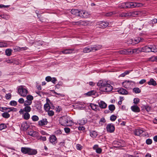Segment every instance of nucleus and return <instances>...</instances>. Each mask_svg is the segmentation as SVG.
<instances>
[{
  "mask_svg": "<svg viewBox=\"0 0 157 157\" xmlns=\"http://www.w3.org/2000/svg\"><path fill=\"white\" fill-rule=\"evenodd\" d=\"M97 85L100 87L99 90L101 91L109 92L113 89V87L110 84L102 80L98 81Z\"/></svg>",
  "mask_w": 157,
  "mask_h": 157,
  "instance_id": "nucleus-1",
  "label": "nucleus"
},
{
  "mask_svg": "<svg viewBox=\"0 0 157 157\" xmlns=\"http://www.w3.org/2000/svg\"><path fill=\"white\" fill-rule=\"evenodd\" d=\"M72 122V121L69 117L63 116L60 119L59 123L63 126H70Z\"/></svg>",
  "mask_w": 157,
  "mask_h": 157,
  "instance_id": "nucleus-2",
  "label": "nucleus"
},
{
  "mask_svg": "<svg viewBox=\"0 0 157 157\" xmlns=\"http://www.w3.org/2000/svg\"><path fill=\"white\" fill-rule=\"evenodd\" d=\"M18 92L19 94L23 97H26L28 92L27 90L23 86H21L18 87Z\"/></svg>",
  "mask_w": 157,
  "mask_h": 157,
  "instance_id": "nucleus-3",
  "label": "nucleus"
},
{
  "mask_svg": "<svg viewBox=\"0 0 157 157\" xmlns=\"http://www.w3.org/2000/svg\"><path fill=\"white\" fill-rule=\"evenodd\" d=\"M146 52H157V46L152 44L145 46Z\"/></svg>",
  "mask_w": 157,
  "mask_h": 157,
  "instance_id": "nucleus-4",
  "label": "nucleus"
},
{
  "mask_svg": "<svg viewBox=\"0 0 157 157\" xmlns=\"http://www.w3.org/2000/svg\"><path fill=\"white\" fill-rule=\"evenodd\" d=\"M135 84V82L132 81L125 80L122 82V85L124 88L128 89L132 88V86Z\"/></svg>",
  "mask_w": 157,
  "mask_h": 157,
  "instance_id": "nucleus-5",
  "label": "nucleus"
},
{
  "mask_svg": "<svg viewBox=\"0 0 157 157\" xmlns=\"http://www.w3.org/2000/svg\"><path fill=\"white\" fill-rule=\"evenodd\" d=\"M135 134L137 136H145L147 134V132L141 129H137L136 130Z\"/></svg>",
  "mask_w": 157,
  "mask_h": 157,
  "instance_id": "nucleus-6",
  "label": "nucleus"
},
{
  "mask_svg": "<svg viewBox=\"0 0 157 157\" xmlns=\"http://www.w3.org/2000/svg\"><path fill=\"white\" fill-rule=\"evenodd\" d=\"M145 46L131 50V54H139L142 52H146Z\"/></svg>",
  "mask_w": 157,
  "mask_h": 157,
  "instance_id": "nucleus-7",
  "label": "nucleus"
},
{
  "mask_svg": "<svg viewBox=\"0 0 157 157\" xmlns=\"http://www.w3.org/2000/svg\"><path fill=\"white\" fill-rule=\"evenodd\" d=\"M79 17L82 18H87L89 16L90 14L85 10H80Z\"/></svg>",
  "mask_w": 157,
  "mask_h": 157,
  "instance_id": "nucleus-8",
  "label": "nucleus"
},
{
  "mask_svg": "<svg viewBox=\"0 0 157 157\" xmlns=\"http://www.w3.org/2000/svg\"><path fill=\"white\" fill-rule=\"evenodd\" d=\"M49 142L53 145H55L57 143V139L55 135H52L50 136L49 138Z\"/></svg>",
  "mask_w": 157,
  "mask_h": 157,
  "instance_id": "nucleus-9",
  "label": "nucleus"
},
{
  "mask_svg": "<svg viewBox=\"0 0 157 157\" xmlns=\"http://www.w3.org/2000/svg\"><path fill=\"white\" fill-rule=\"evenodd\" d=\"M107 131L109 132H113L115 130V127L112 124H108L106 127Z\"/></svg>",
  "mask_w": 157,
  "mask_h": 157,
  "instance_id": "nucleus-10",
  "label": "nucleus"
},
{
  "mask_svg": "<svg viewBox=\"0 0 157 157\" xmlns=\"http://www.w3.org/2000/svg\"><path fill=\"white\" fill-rule=\"evenodd\" d=\"M118 53L121 54L123 55H128L131 54V49H124L121 50H120L118 52Z\"/></svg>",
  "mask_w": 157,
  "mask_h": 157,
  "instance_id": "nucleus-11",
  "label": "nucleus"
},
{
  "mask_svg": "<svg viewBox=\"0 0 157 157\" xmlns=\"http://www.w3.org/2000/svg\"><path fill=\"white\" fill-rule=\"evenodd\" d=\"M102 46L101 45H94L90 46L91 52H94L101 49Z\"/></svg>",
  "mask_w": 157,
  "mask_h": 157,
  "instance_id": "nucleus-12",
  "label": "nucleus"
},
{
  "mask_svg": "<svg viewBox=\"0 0 157 157\" xmlns=\"http://www.w3.org/2000/svg\"><path fill=\"white\" fill-rule=\"evenodd\" d=\"M99 23V27L102 29L106 28L109 25V23L107 21H101Z\"/></svg>",
  "mask_w": 157,
  "mask_h": 157,
  "instance_id": "nucleus-13",
  "label": "nucleus"
},
{
  "mask_svg": "<svg viewBox=\"0 0 157 157\" xmlns=\"http://www.w3.org/2000/svg\"><path fill=\"white\" fill-rule=\"evenodd\" d=\"M28 134L33 137L36 138L39 136V134L36 131H31L28 132Z\"/></svg>",
  "mask_w": 157,
  "mask_h": 157,
  "instance_id": "nucleus-14",
  "label": "nucleus"
},
{
  "mask_svg": "<svg viewBox=\"0 0 157 157\" xmlns=\"http://www.w3.org/2000/svg\"><path fill=\"white\" fill-rule=\"evenodd\" d=\"M144 40L143 38H142L140 37H136L134 40H132V43L133 44H138L139 42H142Z\"/></svg>",
  "mask_w": 157,
  "mask_h": 157,
  "instance_id": "nucleus-15",
  "label": "nucleus"
},
{
  "mask_svg": "<svg viewBox=\"0 0 157 157\" xmlns=\"http://www.w3.org/2000/svg\"><path fill=\"white\" fill-rule=\"evenodd\" d=\"M48 123L47 120L46 118H43L39 121L38 122V124L40 126H43L47 125Z\"/></svg>",
  "mask_w": 157,
  "mask_h": 157,
  "instance_id": "nucleus-16",
  "label": "nucleus"
},
{
  "mask_svg": "<svg viewBox=\"0 0 157 157\" xmlns=\"http://www.w3.org/2000/svg\"><path fill=\"white\" fill-rule=\"evenodd\" d=\"M132 8L141 7L143 6V4L141 3L135 2H132Z\"/></svg>",
  "mask_w": 157,
  "mask_h": 157,
  "instance_id": "nucleus-17",
  "label": "nucleus"
},
{
  "mask_svg": "<svg viewBox=\"0 0 157 157\" xmlns=\"http://www.w3.org/2000/svg\"><path fill=\"white\" fill-rule=\"evenodd\" d=\"M37 151L34 149H32L29 147L28 150V155H34L37 154Z\"/></svg>",
  "mask_w": 157,
  "mask_h": 157,
  "instance_id": "nucleus-18",
  "label": "nucleus"
},
{
  "mask_svg": "<svg viewBox=\"0 0 157 157\" xmlns=\"http://www.w3.org/2000/svg\"><path fill=\"white\" fill-rule=\"evenodd\" d=\"M80 10L78 9H72L71 10V13L79 17V12Z\"/></svg>",
  "mask_w": 157,
  "mask_h": 157,
  "instance_id": "nucleus-19",
  "label": "nucleus"
},
{
  "mask_svg": "<svg viewBox=\"0 0 157 157\" xmlns=\"http://www.w3.org/2000/svg\"><path fill=\"white\" fill-rule=\"evenodd\" d=\"M130 17H136L139 15V12L135 10L132 12H130Z\"/></svg>",
  "mask_w": 157,
  "mask_h": 157,
  "instance_id": "nucleus-20",
  "label": "nucleus"
},
{
  "mask_svg": "<svg viewBox=\"0 0 157 157\" xmlns=\"http://www.w3.org/2000/svg\"><path fill=\"white\" fill-rule=\"evenodd\" d=\"M98 105L100 108L102 109L105 108L107 106V104L104 101H101L98 103Z\"/></svg>",
  "mask_w": 157,
  "mask_h": 157,
  "instance_id": "nucleus-21",
  "label": "nucleus"
},
{
  "mask_svg": "<svg viewBox=\"0 0 157 157\" xmlns=\"http://www.w3.org/2000/svg\"><path fill=\"white\" fill-rule=\"evenodd\" d=\"M131 109L133 111L136 113H138L140 111L139 107L136 105L132 106Z\"/></svg>",
  "mask_w": 157,
  "mask_h": 157,
  "instance_id": "nucleus-22",
  "label": "nucleus"
},
{
  "mask_svg": "<svg viewBox=\"0 0 157 157\" xmlns=\"http://www.w3.org/2000/svg\"><path fill=\"white\" fill-rule=\"evenodd\" d=\"M21 127L23 128L24 131L26 130L29 127V126L27 123V122H23L21 125Z\"/></svg>",
  "mask_w": 157,
  "mask_h": 157,
  "instance_id": "nucleus-23",
  "label": "nucleus"
},
{
  "mask_svg": "<svg viewBox=\"0 0 157 157\" xmlns=\"http://www.w3.org/2000/svg\"><path fill=\"white\" fill-rule=\"evenodd\" d=\"M118 92L119 94H128L127 91L125 89L123 88H121L118 90Z\"/></svg>",
  "mask_w": 157,
  "mask_h": 157,
  "instance_id": "nucleus-24",
  "label": "nucleus"
},
{
  "mask_svg": "<svg viewBox=\"0 0 157 157\" xmlns=\"http://www.w3.org/2000/svg\"><path fill=\"white\" fill-rule=\"evenodd\" d=\"M147 84L149 85L155 86L157 85L156 82L153 79L151 78L149 81L147 82Z\"/></svg>",
  "mask_w": 157,
  "mask_h": 157,
  "instance_id": "nucleus-25",
  "label": "nucleus"
},
{
  "mask_svg": "<svg viewBox=\"0 0 157 157\" xmlns=\"http://www.w3.org/2000/svg\"><path fill=\"white\" fill-rule=\"evenodd\" d=\"M29 147H22L21 149V152L24 154H28Z\"/></svg>",
  "mask_w": 157,
  "mask_h": 157,
  "instance_id": "nucleus-26",
  "label": "nucleus"
},
{
  "mask_svg": "<svg viewBox=\"0 0 157 157\" xmlns=\"http://www.w3.org/2000/svg\"><path fill=\"white\" fill-rule=\"evenodd\" d=\"M72 49H65L61 51V52L64 54H68L71 53L73 51Z\"/></svg>",
  "mask_w": 157,
  "mask_h": 157,
  "instance_id": "nucleus-27",
  "label": "nucleus"
},
{
  "mask_svg": "<svg viewBox=\"0 0 157 157\" xmlns=\"http://www.w3.org/2000/svg\"><path fill=\"white\" fill-rule=\"evenodd\" d=\"M12 50L10 48H8L5 51L6 55L7 56H10L12 54Z\"/></svg>",
  "mask_w": 157,
  "mask_h": 157,
  "instance_id": "nucleus-28",
  "label": "nucleus"
},
{
  "mask_svg": "<svg viewBox=\"0 0 157 157\" xmlns=\"http://www.w3.org/2000/svg\"><path fill=\"white\" fill-rule=\"evenodd\" d=\"M130 12H128L127 13L123 12L120 14V16L121 17H130Z\"/></svg>",
  "mask_w": 157,
  "mask_h": 157,
  "instance_id": "nucleus-29",
  "label": "nucleus"
},
{
  "mask_svg": "<svg viewBox=\"0 0 157 157\" xmlns=\"http://www.w3.org/2000/svg\"><path fill=\"white\" fill-rule=\"evenodd\" d=\"M23 117L24 119L28 120L30 118V114L28 113H25L23 114Z\"/></svg>",
  "mask_w": 157,
  "mask_h": 157,
  "instance_id": "nucleus-30",
  "label": "nucleus"
},
{
  "mask_svg": "<svg viewBox=\"0 0 157 157\" xmlns=\"http://www.w3.org/2000/svg\"><path fill=\"white\" fill-rule=\"evenodd\" d=\"M97 133L94 131H92L90 132V136L93 138H95L97 136Z\"/></svg>",
  "mask_w": 157,
  "mask_h": 157,
  "instance_id": "nucleus-31",
  "label": "nucleus"
},
{
  "mask_svg": "<svg viewBox=\"0 0 157 157\" xmlns=\"http://www.w3.org/2000/svg\"><path fill=\"white\" fill-rule=\"evenodd\" d=\"M84 23V22L82 20H80L78 21H74L73 22V24L74 25H83Z\"/></svg>",
  "mask_w": 157,
  "mask_h": 157,
  "instance_id": "nucleus-32",
  "label": "nucleus"
},
{
  "mask_svg": "<svg viewBox=\"0 0 157 157\" xmlns=\"http://www.w3.org/2000/svg\"><path fill=\"white\" fill-rule=\"evenodd\" d=\"M2 116L5 118H8L10 117V114L7 112H4L2 114Z\"/></svg>",
  "mask_w": 157,
  "mask_h": 157,
  "instance_id": "nucleus-33",
  "label": "nucleus"
},
{
  "mask_svg": "<svg viewBox=\"0 0 157 157\" xmlns=\"http://www.w3.org/2000/svg\"><path fill=\"white\" fill-rule=\"evenodd\" d=\"M25 107L23 109L25 112L26 113H29L31 111V108L29 106H25Z\"/></svg>",
  "mask_w": 157,
  "mask_h": 157,
  "instance_id": "nucleus-34",
  "label": "nucleus"
},
{
  "mask_svg": "<svg viewBox=\"0 0 157 157\" xmlns=\"http://www.w3.org/2000/svg\"><path fill=\"white\" fill-rule=\"evenodd\" d=\"M109 110L112 112L115 110V107L114 105L111 104L109 105L108 106Z\"/></svg>",
  "mask_w": 157,
  "mask_h": 157,
  "instance_id": "nucleus-35",
  "label": "nucleus"
},
{
  "mask_svg": "<svg viewBox=\"0 0 157 157\" xmlns=\"http://www.w3.org/2000/svg\"><path fill=\"white\" fill-rule=\"evenodd\" d=\"M91 52V50L90 46H88L85 48L83 49V52L85 53H89Z\"/></svg>",
  "mask_w": 157,
  "mask_h": 157,
  "instance_id": "nucleus-36",
  "label": "nucleus"
},
{
  "mask_svg": "<svg viewBox=\"0 0 157 157\" xmlns=\"http://www.w3.org/2000/svg\"><path fill=\"white\" fill-rule=\"evenodd\" d=\"M15 60L14 59H8L6 60V62L8 63H15ZM17 64V63H16Z\"/></svg>",
  "mask_w": 157,
  "mask_h": 157,
  "instance_id": "nucleus-37",
  "label": "nucleus"
},
{
  "mask_svg": "<svg viewBox=\"0 0 157 157\" xmlns=\"http://www.w3.org/2000/svg\"><path fill=\"white\" fill-rule=\"evenodd\" d=\"M133 91L136 94L139 93L141 92L140 90L138 87H135L133 88Z\"/></svg>",
  "mask_w": 157,
  "mask_h": 157,
  "instance_id": "nucleus-38",
  "label": "nucleus"
},
{
  "mask_svg": "<svg viewBox=\"0 0 157 157\" xmlns=\"http://www.w3.org/2000/svg\"><path fill=\"white\" fill-rule=\"evenodd\" d=\"M44 107L45 110L46 111H48L49 110L50 107L49 104L48 103L45 104L44 105Z\"/></svg>",
  "mask_w": 157,
  "mask_h": 157,
  "instance_id": "nucleus-39",
  "label": "nucleus"
},
{
  "mask_svg": "<svg viewBox=\"0 0 157 157\" xmlns=\"http://www.w3.org/2000/svg\"><path fill=\"white\" fill-rule=\"evenodd\" d=\"M7 128V126L6 124L2 123L0 124V130L5 129Z\"/></svg>",
  "mask_w": 157,
  "mask_h": 157,
  "instance_id": "nucleus-40",
  "label": "nucleus"
},
{
  "mask_svg": "<svg viewBox=\"0 0 157 157\" xmlns=\"http://www.w3.org/2000/svg\"><path fill=\"white\" fill-rule=\"evenodd\" d=\"M26 99L28 101H32L33 99V97L31 95H29L26 96Z\"/></svg>",
  "mask_w": 157,
  "mask_h": 157,
  "instance_id": "nucleus-41",
  "label": "nucleus"
},
{
  "mask_svg": "<svg viewBox=\"0 0 157 157\" xmlns=\"http://www.w3.org/2000/svg\"><path fill=\"white\" fill-rule=\"evenodd\" d=\"M32 120L34 121H36L39 120L38 117L36 115H33L32 117Z\"/></svg>",
  "mask_w": 157,
  "mask_h": 157,
  "instance_id": "nucleus-42",
  "label": "nucleus"
},
{
  "mask_svg": "<svg viewBox=\"0 0 157 157\" xmlns=\"http://www.w3.org/2000/svg\"><path fill=\"white\" fill-rule=\"evenodd\" d=\"M116 13L115 11L110 12L106 13L105 16L107 17H109L111 16L113 14H116Z\"/></svg>",
  "mask_w": 157,
  "mask_h": 157,
  "instance_id": "nucleus-43",
  "label": "nucleus"
},
{
  "mask_svg": "<svg viewBox=\"0 0 157 157\" xmlns=\"http://www.w3.org/2000/svg\"><path fill=\"white\" fill-rule=\"evenodd\" d=\"M24 102V105L25 106H29L31 105L32 103V101H28L27 100H25Z\"/></svg>",
  "mask_w": 157,
  "mask_h": 157,
  "instance_id": "nucleus-44",
  "label": "nucleus"
},
{
  "mask_svg": "<svg viewBox=\"0 0 157 157\" xmlns=\"http://www.w3.org/2000/svg\"><path fill=\"white\" fill-rule=\"evenodd\" d=\"M117 116L113 114L112 115L110 118V120L112 121H114L117 118Z\"/></svg>",
  "mask_w": 157,
  "mask_h": 157,
  "instance_id": "nucleus-45",
  "label": "nucleus"
},
{
  "mask_svg": "<svg viewBox=\"0 0 157 157\" xmlns=\"http://www.w3.org/2000/svg\"><path fill=\"white\" fill-rule=\"evenodd\" d=\"M95 94V92L94 91H91L89 92H88L87 93H86V95H87L88 96H90L91 95H94Z\"/></svg>",
  "mask_w": 157,
  "mask_h": 157,
  "instance_id": "nucleus-46",
  "label": "nucleus"
},
{
  "mask_svg": "<svg viewBox=\"0 0 157 157\" xmlns=\"http://www.w3.org/2000/svg\"><path fill=\"white\" fill-rule=\"evenodd\" d=\"M114 144H117L118 145L117 146H115L116 147H120L122 146V144L120 142L115 141L114 142Z\"/></svg>",
  "mask_w": 157,
  "mask_h": 157,
  "instance_id": "nucleus-47",
  "label": "nucleus"
},
{
  "mask_svg": "<svg viewBox=\"0 0 157 157\" xmlns=\"http://www.w3.org/2000/svg\"><path fill=\"white\" fill-rule=\"evenodd\" d=\"M144 108L146 110L147 112H149L151 110V108L148 105H144Z\"/></svg>",
  "mask_w": 157,
  "mask_h": 157,
  "instance_id": "nucleus-48",
  "label": "nucleus"
},
{
  "mask_svg": "<svg viewBox=\"0 0 157 157\" xmlns=\"http://www.w3.org/2000/svg\"><path fill=\"white\" fill-rule=\"evenodd\" d=\"M130 71H125L124 73L121 74L120 75V76L121 77H124L126 75L130 73Z\"/></svg>",
  "mask_w": 157,
  "mask_h": 157,
  "instance_id": "nucleus-49",
  "label": "nucleus"
},
{
  "mask_svg": "<svg viewBox=\"0 0 157 157\" xmlns=\"http://www.w3.org/2000/svg\"><path fill=\"white\" fill-rule=\"evenodd\" d=\"M152 140L150 139H148L146 140V143L147 145H150L152 144Z\"/></svg>",
  "mask_w": 157,
  "mask_h": 157,
  "instance_id": "nucleus-50",
  "label": "nucleus"
},
{
  "mask_svg": "<svg viewBox=\"0 0 157 157\" xmlns=\"http://www.w3.org/2000/svg\"><path fill=\"white\" fill-rule=\"evenodd\" d=\"M8 109H9V110L7 111L8 113H9L11 111H16V108L12 107H8Z\"/></svg>",
  "mask_w": 157,
  "mask_h": 157,
  "instance_id": "nucleus-51",
  "label": "nucleus"
},
{
  "mask_svg": "<svg viewBox=\"0 0 157 157\" xmlns=\"http://www.w3.org/2000/svg\"><path fill=\"white\" fill-rule=\"evenodd\" d=\"M10 104L12 106H16L17 105V102L15 101H12L10 102Z\"/></svg>",
  "mask_w": 157,
  "mask_h": 157,
  "instance_id": "nucleus-52",
  "label": "nucleus"
},
{
  "mask_svg": "<svg viewBox=\"0 0 157 157\" xmlns=\"http://www.w3.org/2000/svg\"><path fill=\"white\" fill-rule=\"evenodd\" d=\"M0 46L1 47H7L8 46V44L5 43L0 42Z\"/></svg>",
  "mask_w": 157,
  "mask_h": 157,
  "instance_id": "nucleus-53",
  "label": "nucleus"
},
{
  "mask_svg": "<svg viewBox=\"0 0 157 157\" xmlns=\"http://www.w3.org/2000/svg\"><path fill=\"white\" fill-rule=\"evenodd\" d=\"M106 121L104 118H101L100 121H99V123L100 124H101V125H102L103 124H104L105 122Z\"/></svg>",
  "mask_w": 157,
  "mask_h": 157,
  "instance_id": "nucleus-54",
  "label": "nucleus"
},
{
  "mask_svg": "<svg viewBox=\"0 0 157 157\" xmlns=\"http://www.w3.org/2000/svg\"><path fill=\"white\" fill-rule=\"evenodd\" d=\"M48 111V114L49 116H52L54 115V112L52 110H49Z\"/></svg>",
  "mask_w": 157,
  "mask_h": 157,
  "instance_id": "nucleus-55",
  "label": "nucleus"
},
{
  "mask_svg": "<svg viewBox=\"0 0 157 157\" xmlns=\"http://www.w3.org/2000/svg\"><path fill=\"white\" fill-rule=\"evenodd\" d=\"M133 101L134 103L136 104L139 102L140 99L138 98H134Z\"/></svg>",
  "mask_w": 157,
  "mask_h": 157,
  "instance_id": "nucleus-56",
  "label": "nucleus"
},
{
  "mask_svg": "<svg viewBox=\"0 0 157 157\" xmlns=\"http://www.w3.org/2000/svg\"><path fill=\"white\" fill-rule=\"evenodd\" d=\"M11 94L10 93H8L6 95L5 97L7 99H9L11 98Z\"/></svg>",
  "mask_w": 157,
  "mask_h": 157,
  "instance_id": "nucleus-57",
  "label": "nucleus"
},
{
  "mask_svg": "<svg viewBox=\"0 0 157 157\" xmlns=\"http://www.w3.org/2000/svg\"><path fill=\"white\" fill-rule=\"evenodd\" d=\"M38 139H40L43 141H45L47 140L46 137L42 136H40V138Z\"/></svg>",
  "mask_w": 157,
  "mask_h": 157,
  "instance_id": "nucleus-58",
  "label": "nucleus"
},
{
  "mask_svg": "<svg viewBox=\"0 0 157 157\" xmlns=\"http://www.w3.org/2000/svg\"><path fill=\"white\" fill-rule=\"evenodd\" d=\"M102 151V149L100 148H98L97 149H96V152L98 154H100Z\"/></svg>",
  "mask_w": 157,
  "mask_h": 157,
  "instance_id": "nucleus-59",
  "label": "nucleus"
},
{
  "mask_svg": "<svg viewBox=\"0 0 157 157\" xmlns=\"http://www.w3.org/2000/svg\"><path fill=\"white\" fill-rule=\"evenodd\" d=\"M80 124H81L82 125H83L85 124L86 123L87 120L82 119L81 120H80Z\"/></svg>",
  "mask_w": 157,
  "mask_h": 157,
  "instance_id": "nucleus-60",
  "label": "nucleus"
},
{
  "mask_svg": "<svg viewBox=\"0 0 157 157\" xmlns=\"http://www.w3.org/2000/svg\"><path fill=\"white\" fill-rule=\"evenodd\" d=\"M52 78L50 76H47L45 78V80L48 82H50Z\"/></svg>",
  "mask_w": 157,
  "mask_h": 157,
  "instance_id": "nucleus-61",
  "label": "nucleus"
},
{
  "mask_svg": "<svg viewBox=\"0 0 157 157\" xmlns=\"http://www.w3.org/2000/svg\"><path fill=\"white\" fill-rule=\"evenodd\" d=\"M64 130L65 131V132L67 133H68L69 132H70V129L69 128L66 127L64 128Z\"/></svg>",
  "mask_w": 157,
  "mask_h": 157,
  "instance_id": "nucleus-62",
  "label": "nucleus"
},
{
  "mask_svg": "<svg viewBox=\"0 0 157 157\" xmlns=\"http://www.w3.org/2000/svg\"><path fill=\"white\" fill-rule=\"evenodd\" d=\"M18 101L21 104H23L24 103L25 101L23 98H21L19 99Z\"/></svg>",
  "mask_w": 157,
  "mask_h": 157,
  "instance_id": "nucleus-63",
  "label": "nucleus"
},
{
  "mask_svg": "<svg viewBox=\"0 0 157 157\" xmlns=\"http://www.w3.org/2000/svg\"><path fill=\"white\" fill-rule=\"evenodd\" d=\"M78 129L79 130H83L85 129V128L82 125H80L78 127Z\"/></svg>",
  "mask_w": 157,
  "mask_h": 157,
  "instance_id": "nucleus-64",
  "label": "nucleus"
}]
</instances>
